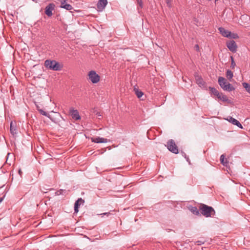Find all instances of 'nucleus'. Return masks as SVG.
<instances>
[{
    "label": "nucleus",
    "instance_id": "f257e3e1",
    "mask_svg": "<svg viewBox=\"0 0 250 250\" xmlns=\"http://www.w3.org/2000/svg\"><path fill=\"white\" fill-rule=\"evenodd\" d=\"M199 210L201 213L206 217H212L215 214V211L212 207L204 204L200 205Z\"/></svg>",
    "mask_w": 250,
    "mask_h": 250
},
{
    "label": "nucleus",
    "instance_id": "f03ea898",
    "mask_svg": "<svg viewBox=\"0 0 250 250\" xmlns=\"http://www.w3.org/2000/svg\"><path fill=\"white\" fill-rule=\"evenodd\" d=\"M218 83L220 87L225 91L230 92L235 89L231 84L229 83L225 78L222 77H219Z\"/></svg>",
    "mask_w": 250,
    "mask_h": 250
},
{
    "label": "nucleus",
    "instance_id": "7ed1b4c3",
    "mask_svg": "<svg viewBox=\"0 0 250 250\" xmlns=\"http://www.w3.org/2000/svg\"><path fill=\"white\" fill-rule=\"evenodd\" d=\"M167 147L168 150L173 153L178 154L179 153L178 147L175 141L172 139H170L167 141Z\"/></svg>",
    "mask_w": 250,
    "mask_h": 250
},
{
    "label": "nucleus",
    "instance_id": "20e7f679",
    "mask_svg": "<svg viewBox=\"0 0 250 250\" xmlns=\"http://www.w3.org/2000/svg\"><path fill=\"white\" fill-rule=\"evenodd\" d=\"M89 80L93 83H97L100 80V76L94 70H91L88 73Z\"/></svg>",
    "mask_w": 250,
    "mask_h": 250
},
{
    "label": "nucleus",
    "instance_id": "39448f33",
    "mask_svg": "<svg viewBox=\"0 0 250 250\" xmlns=\"http://www.w3.org/2000/svg\"><path fill=\"white\" fill-rule=\"evenodd\" d=\"M46 68L55 71H59L63 67L62 63H44Z\"/></svg>",
    "mask_w": 250,
    "mask_h": 250
},
{
    "label": "nucleus",
    "instance_id": "423d86ee",
    "mask_svg": "<svg viewBox=\"0 0 250 250\" xmlns=\"http://www.w3.org/2000/svg\"><path fill=\"white\" fill-rule=\"evenodd\" d=\"M55 5L53 3H49L45 8V13L48 17H51L53 15L52 11L54 10Z\"/></svg>",
    "mask_w": 250,
    "mask_h": 250
},
{
    "label": "nucleus",
    "instance_id": "0eeeda50",
    "mask_svg": "<svg viewBox=\"0 0 250 250\" xmlns=\"http://www.w3.org/2000/svg\"><path fill=\"white\" fill-rule=\"evenodd\" d=\"M227 46L230 51L232 52L236 51L237 45L234 41L231 40L227 42Z\"/></svg>",
    "mask_w": 250,
    "mask_h": 250
},
{
    "label": "nucleus",
    "instance_id": "6e6552de",
    "mask_svg": "<svg viewBox=\"0 0 250 250\" xmlns=\"http://www.w3.org/2000/svg\"><path fill=\"white\" fill-rule=\"evenodd\" d=\"M84 200L82 198H79L75 203L74 204V213H77L79 211V208L81 205L83 204Z\"/></svg>",
    "mask_w": 250,
    "mask_h": 250
},
{
    "label": "nucleus",
    "instance_id": "1a4fd4ad",
    "mask_svg": "<svg viewBox=\"0 0 250 250\" xmlns=\"http://www.w3.org/2000/svg\"><path fill=\"white\" fill-rule=\"evenodd\" d=\"M70 114L72 118L75 120H78L81 119V117L79 115V112L77 110H75L72 108H70Z\"/></svg>",
    "mask_w": 250,
    "mask_h": 250
},
{
    "label": "nucleus",
    "instance_id": "9d476101",
    "mask_svg": "<svg viewBox=\"0 0 250 250\" xmlns=\"http://www.w3.org/2000/svg\"><path fill=\"white\" fill-rule=\"evenodd\" d=\"M195 79L196 82V83L199 86H201L203 85L205 83L204 81L202 78L199 76L197 72H195L194 74Z\"/></svg>",
    "mask_w": 250,
    "mask_h": 250
},
{
    "label": "nucleus",
    "instance_id": "9b49d317",
    "mask_svg": "<svg viewBox=\"0 0 250 250\" xmlns=\"http://www.w3.org/2000/svg\"><path fill=\"white\" fill-rule=\"evenodd\" d=\"M107 4V0H99L97 3V8L100 10H103Z\"/></svg>",
    "mask_w": 250,
    "mask_h": 250
},
{
    "label": "nucleus",
    "instance_id": "f8f14e48",
    "mask_svg": "<svg viewBox=\"0 0 250 250\" xmlns=\"http://www.w3.org/2000/svg\"><path fill=\"white\" fill-rule=\"evenodd\" d=\"M66 0H61L60 7L65 9L67 10H71L73 9L72 6L69 4L65 3Z\"/></svg>",
    "mask_w": 250,
    "mask_h": 250
},
{
    "label": "nucleus",
    "instance_id": "ddd939ff",
    "mask_svg": "<svg viewBox=\"0 0 250 250\" xmlns=\"http://www.w3.org/2000/svg\"><path fill=\"white\" fill-rule=\"evenodd\" d=\"M209 90L210 91L211 96L213 97H214V96H216L217 98L219 96H220L221 93L219 92L216 88L214 87H209Z\"/></svg>",
    "mask_w": 250,
    "mask_h": 250
},
{
    "label": "nucleus",
    "instance_id": "4468645a",
    "mask_svg": "<svg viewBox=\"0 0 250 250\" xmlns=\"http://www.w3.org/2000/svg\"><path fill=\"white\" fill-rule=\"evenodd\" d=\"M108 140L106 138L98 137L96 138H92L91 141L96 143H105L107 142Z\"/></svg>",
    "mask_w": 250,
    "mask_h": 250
},
{
    "label": "nucleus",
    "instance_id": "2eb2a0df",
    "mask_svg": "<svg viewBox=\"0 0 250 250\" xmlns=\"http://www.w3.org/2000/svg\"><path fill=\"white\" fill-rule=\"evenodd\" d=\"M218 30L220 33V34L225 37L229 38V36H230V32L228 30L225 29L223 27H219Z\"/></svg>",
    "mask_w": 250,
    "mask_h": 250
},
{
    "label": "nucleus",
    "instance_id": "dca6fc26",
    "mask_svg": "<svg viewBox=\"0 0 250 250\" xmlns=\"http://www.w3.org/2000/svg\"><path fill=\"white\" fill-rule=\"evenodd\" d=\"M228 121L231 123L233 125L237 126L239 128H243V126L240 123L238 120L232 118V117H230L228 119Z\"/></svg>",
    "mask_w": 250,
    "mask_h": 250
},
{
    "label": "nucleus",
    "instance_id": "f3484780",
    "mask_svg": "<svg viewBox=\"0 0 250 250\" xmlns=\"http://www.w3.org/2000/svg\"><path fill=\"white\" fill-rule=\"evenodd\" d=\"M218 99L224 102H226L228 104L232 103L231 101L229 100L228 97L226 95H224L222 93H220V95L218 97Z\"/></svg>",
    "mask_w": 250,
    "mask_h": 250
},
{
    "label": "nucleus",
    "instance_id": "a211bd4d",
    "mask_svg": "<svg viewBox=\"0 0 250 250\" xmlns=\"http://www.w3.org/2000/svg\"><path fill=\"white\" fill-rule=\"evenodd\" d=\"M220 162L225 167H227L229 164V161L227 159L225 158L224 154L221 155L220 156Z\"/></svg>",
    "mask_w": 250,
    "mask_h": 250
},
{
    "label": "nucleus",
    "instance_id": "6ab92c4d",
    "mask_svg": "<svg viewBox=\"0 0 250 250\" xmlns=\"http://www.w3.org/2000/svg\"><path fill=\"white\" fill-rule=\"evenodd\" d=\"M189 210L194 214H195L196 215H200V212L199 210L198 209V208L196 207H189Z\"/></svg>",
    "mask_w": 250,
    "mask_h": 250
},
{
    "label": "nucleus",
    "instance_id": "aec40b11",
    "mask_svg": "<svg viewBox=\"0 0 250 250\" xmlns=\"http://www.w3.org/2000/svg\"><path fill=\"white\" fill-rule=\"evenodd\" d=\"M66 193H67V191L66 190L61 189L57 190L55 192V194L56 195H65L66 194Z\"/></svg>",
    "mask_w": 250,
    "mask_h": 250
},
{
    "label": "nucleus",
    "instance_id": "412c9836",
    "mask_svg": "<svg viewBox=\"0 0 250 250\" xmlns=\"http://www.w3.org/2000/svg\"><path fill=\"white\" fill-rule=\"evenodd\" d=\"M135 94L138 98H141L144 94L143 92L136 88L134 89Z\"/></svg>",
    "mask_w": 250,
    "mask_h": 250
},
{
    "label": "nucleus",
    "instance_id": "4be33fe9",
    "mask_svg": "<svg viewBox=\"0 0 250 250\" xmlns=\"http://www.w3.org/2000/svg\"><path fill=\"white\" fill-rule=\"evenodd\" d=\"M226 76L229 80H231L233 77V73L231 70H228L226 72Z\"/></svg>",
    "mask_w": 250,
    "mask_h": 250
},
{
    "label": "nucleus",
    "instance_id": "5701e85b",
    "mask_svg": "<svg viewBox=\"0 0 250 250\" xmlns=\"http://www.w3.org/2000/svg\"><path fill=\"white\" fill-rule=\"evenodd\" d=\"M243 86L246 89V91L250 94V84L247 83H243Z\"/></svg>",
    "mask_w": 250,
    "mask_h": 250
},
{
    "label": "nucleus",
    "instance_id": "b1692460",
    "mask_svg": "<svg viewBox=\"0 0 250 250\" xmlns=\"http://www.w3.org/2000/svg\"><path fill=\"white\" fill-rule=\"evenodd\" d=\"M229 37L231 39H236L239 38V36L237 35V34L234 33H232L231 32H230V36H229Z\"/></svg>",
    "mask_w": 250,
    "mask_h": 250
},
{
    "label": "nucleus",
    "instance_id": "393cba45",
    "mask_svg": "<svg viewBox=\"0 0 250 250\" xmlns=\"http://www.w3.org/2000/svg\"><path fill=\"white\" fill-rule=\"evenodd\" d=\"M12 124V123H11L10 124V132L13 135H14L16 133V128L15 127L13 126Z\"/></svg>",
    "mask_w": 250,
    "mask_h": 250
},
{
    "label": "nucleus",
    "instance_id": "a878e982",
    "mask_svg": "<svg viewBox=\"0 0 250 250\" xmlns=\"http://www.w3.org/2000/svg\"><path fill=\"white\" fill-rule=\"evenodd\" d=\"M38 111H39V112L41 114L44 115L46 117H49V114L47 113V112H46L45 111H43V110L38 109Z\"/></svg>",
    "mask_w": 250,
    "mask_h": 250
},
{
    "label": "nucleus",
    "instance_id": "bb28decb",
    "mask_svg": "<svg viewBox=\"0 0 250 250\" xmlns=\"http://www.w3.org/2000/svg\"><path fill=\"white\" fill-rule=\"evenodd\" d=\"M167 6L169 7H171L172 6L171 1L172 0H166Z\"/></svg>",
    "mask_w": 250,
    "mask_h": 250
},
{
    "label": "nucleus",
    "instance_id": "cd10ccee",
    "mask_svg": "<svg viewBox=\"0 0 250 250\" xmlns=\"http://www.w3.org/2000/svg\"><path fill=\"white\" fill-rule=\"evenodd\" d=\"M137 2L138 3V4L139 5L140 7L141 8H142L143 6L142 0H137Z\"/></svg>",
    "mask_w": 250,
    "mask_h": 250
},
{
    "label": "nucleus",
    "instance_id": "c85d7f7f",
    "mask_svg": "<svg viewBox=\"0 0 250 250\" xmlns=\"http://www.w3.org/2000/svg\"><path fill=\"white\" fill-rule=\"evenodd\" d=\"M110 214H111V213L110 211H109V212L102 213L100 215L103 217L104 215H106L107 216H108Z\"/></svg>",
    "mask_w": 250,
    "mask_h": 250
},
{
    "label": "nucleus",
    "instance_id": "c756f323",
    "mask_svg": "<svg viewBox=\"0 0 250 250\" xmlns=\"http://www.w3.org/2000/svg\"><path fill=\"white\" fill-rule=\"evenodd\" d=\"M44 62L48 63V62H58L55 60H50L47 59V60H46Z\"/></svg>",
    "mask_w": 250,
    "mask_h": 250
},
{
    "label": "nucleus",
    "instance_id": "7c9ffc66",
    "mask_svg": "<svg viewBox=\"0 0 250 250\" xmlns=\"http://www.w3.org/2000/svg\"><path fill=\"white\" fill-rule=\"evenodd\" d=\"M204 243V242L202 241H197L195 242V244L197 245H201Z\"/></svg>",
    "mask_w": 250,
    "mask_h": 250
},
{
    "label": "nucleus",
    "instance_id": "2f4dec72",
    "mask_svg": "<svg viewBox=\"0 0 250 250\" xmlns=\"http://www.w3.org/2000/svg\"><path fill=\"white\" fill-rule=\"evenodd\" d=\"M183 156L185 157L187 161H188L189 158L188 157H187L186 154L184 152L183 153Z\"/></svg>",
    "mask_w": 250,
    "mask_h": 250
},
{
    "label": "nucleus",
    "instance_id": "473e14b6",
    "mask_svg": "<svg viewBox=\"0 0 250 250\" xmlns=\"http://www.w3.org/2000/svg\"><path fill=\"white\" fill-rule=\"evenodd\" d=\"M195 48L196 49V50L197 51H199V46L198 44H196L195 46Z\"/></svg>",
    "mask_w": 250,
    "mask_h": 250
},
{
    "label": "nucleus",
    "instance_id": "72a5a7b5",
    "mask_svg": "<svg viewBox=\"0 0 250 250\" xmlns=\"http://www.w3.org/2000/svg\"><path fill=\"white\" fill-rule=\"evenodd\" d=\"M4 197V196L0 198V203H1L3 200Z\"/></svg>",
    "mask_w": 250,
    "mask_h": 250
},
{
    "label": "nucleus",
    "instance_id": "f704fd0d",
    "mask_svg": "<svg viewBox=\"0 0 250 250\" xmlns=\"http://www.w3.org/2000/svg\"><path fill=\"white\" fill-rule=\"evenodd\" d=\"M236 63H231V67L233 68L235 66Z\"/></svg>",
    "mask_w": 250,
    "mask_h": 250
},
{
    "label": "nucleus",
    "instance_id": "c9c22d12",
    "mask_svg": "<svg viewBox=\"0 0 250 250\" xmlns=\"http://www.w3.org/2000/svg\"><path fill=\"white\" fill-rule=\"evenodd\" d=\"M19 173L20 175H21V174L22 173V171H21V169H20L19 170Z\"/></svg>",
    "mask_w": 250,
    "mask_h": 250
},
{
    "label": "nucleus",
    "instance_id": "e433bc0d",
    "mask_svg": "<svg viewBox=\"0 0 250 250\" xmlns=\"http://www.w3.org/2000/svg\"><path fill=\"white\" fill-rule=\"evenodd\" d=\"M231 62H234V61H233V59L232 57H231Z\"/></svg>",
    "mask_w": 250,
    "mask_h": 250
},
{
    "label": "nucleus",
    "instance_id": "4c0bfd02",
    "mask_svg": "<svg viewBox=\"0 0 250 250\" xmlns=\"http://www.w3.org/2000/svg\"><path fill=\"white\" fill-rule=\"evenodd\" d=\"M37 109H38H38H39V106L38 105H37Z\"/></svg>",
    "mask_w": 250,
    "mask_h": 250
},
{
    "label": "nucleus",
    "instance_id": "58836bf2",
    "mask_svg": "<svg viewBox=\"0 0 250 250\" xmlns=\"http://www.w3.org/2000/svg\"><path fill=\"white\" fill-rule=\"evenodd\" d=\"M217 0H215V1H216Z\"/></svg>",
    "mask_w": 250,
    "mask_h": 250
}]
</instances>
